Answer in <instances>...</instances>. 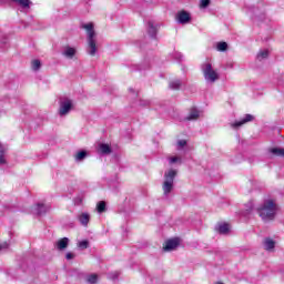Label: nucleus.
Returning a JSON list of instances; mask_svg holds the SVG:
<instances>
[{
  "instance_id": "f257e3e1",
  "label": "nucleus",
  "mask_w": 284,
  "mask_h": 284,
  "mask_svg": "<svg viewBox=\"0 0 284 284\" xmlns=\"http://www.w3.org/2000/svg\"><path fill=\"white\" fill-rule=\"evenodd\" d=\"M256 212L262 221H274L278 212V204L276 200L273 199L264 200V202L256 207Z\"/></svg>"
},
{
  "instance_id": "f03ea898",
  "label": "nucleus",
  "mask_w": 284,
  "mask_h": 284,
  "mask_svg": "<svg viewBox=\"0 0 284 284\" xmlns=\"http://www.w3.org/2000/svg\"><path fill=\"white\" fill-rule=\"evenodd\" d=\"M201 71L206 83H216V81L221 79V74L216 69H214V67H212V63L210 62L202 63Z\"/></svg>"
},
{
  "instance_id": "7ed1b4c3",
  "label": "nucleus",
  "mask_w": 284,
  "mask_h": 284,
  "mask_svg": "<svg viewBox=\"0 0 284 284\" xmlns=\"http://www.w3.org/2000/svg\"><path fill=\"white\" fill-rule=\"evenodd\" d=\"M82 28L87 30V34H88V44H89L88 53L91 57H94V54H97V40H94V38L97 37V33L94 32V24L90 22V23L83 24Z\"/></svg>"
},
{
  "instance_id": "20e7f679",
  "label": "nucleus",
  "mask_w": 284,
  "mask_h": 284,
  "mask_svg": "<svg viewBox=\"0 0 284 284\" xmlns=\"http://www.w3.org/2000/svg\"><path fill=\"white\" fill-rule=\"evenodd\" d=\"M176 170L170 169L164 173V182L162 184V190L164 196H170L172 190H174V179H176Z\"/></svg>"
},
{
  "instance_id": "39448f33",
  "label": "nucleus",
  "mask_w": 284,
  "mask_h": 284,
  "mask_svg": "<svg viewBox=\"0 0 284 284\" xmlns=\"http://www.w3.org/2000/svg\"><path fill=\"white\" fill-rule=\"evenodd\" d=\"M70 110H72V101L69 98H61L59 108L60 116H65L67 114H70Z\"/></svg>"
},
{
  "instance_id": "423d86ee",
  "label": "nucleus",
  "mask_w": 284,
  "mask_h": 284,
  "mask_svg": "<svg viewBox=\"0 0 284 284\" xmlns=\"http://www.w3.org/2000/svg\"><path fill=\"white\" fill-rule=\"evenodd\" d=\"M176 20L182 26H185V23H190V21H192V17L190 16V13L187 11L182 10V11L178 12Z\"/></svg>"
},
{
  "instance_id": "0eeeda50",
  "label": "nucleus",
  "mask_w": 284,
  "mask_h": 284,
  "mask_svg": "<svg viewBox=\"0 0 284 284\" xmlns=\"http://www.w3.org/2000/svg\"><path fill=\"white\" fill-rule=\"evenodd\" d=\"M179 247V239L169 240L163 246L164 252H172Z\"/></svg>"
},
{
  "instance_id": "6e6552de",
  "label": "nucleus",
  "mask_w": 284,
  "mask_h": 284,
  "mask_svg": "<svg viewBox=\"0 0 284 284\" xmlns=\"http://www.w3.org/2000/svg\"><path fill=\"white\" fill-rule=\"evenodd\" d=\"M252 121H254V115L246 114L242 120L235 121L231 125H232V128H241V125H245V123H250Z\"/></svg>"
},
{
  "instance_id": "1a4fd4ad",
  "label": "nucleus",
  "mask_w": 284,
  "mask_h": 284,
  "mask_svg": "<svg viewBox=\"0 0 284 284\" xmlns=\"http://www.w3.org/2000/svg\"><path fill=\"white\" fill-rule=\"evenodd\" d=\"M47 212H50V205L38 203L34 207V214H37L38 216L47 214Z\"/></svg>"
},
{
  "instance_id": "9d476101",
  "label": "nucleus",
  "mask_w": 284,
  "mask_h": 284,
  "mask_svg": "<svg viewBox=\"0 0 284 284\" xmlns=\"http://www.w3.org/2000/svg\"><path fill=\"white\" fill-rule=\"evenodd\" d=\"M263 247L266 252H274V247H276V242L271 237H265L263 241Z\"/></svg>"
},
{
  "instance_id": "9b49d317",
  "label": "nucleus",
  "mask_w": 284,
  "mask_h": 284,
  "mask_svg": "<svg viewBox=\"0 0 284 284\" xmlns=\"http://www.w3.org/2000/svg\"><path fill=\"white\" fill-rule=\"evenodd\" d=\"M77 54V49L67 45L63 48L62 55L65 57V59H74V55Z\"/></svg>"
},
{
  "instance_id": "f8f14e48",
  "label": "nucleus",
  "mask_w": 284,
  "mask_h": 284,
  "mask_svg": "<svg viewBox=\"0 0 284 284\" xmlns=\"http://www.w3.org/2000/svg\"><path fill=\"white\" fill-rule=\"evenodd\" d=\"M80 225H82L83 227H88V223H90V215L89 213H80L77 216Z\"/></svg>"
},
{
  "instance_id": "ddd939ff",
  "label": "nucleus",
  "mask_w": 284,
  "mask_h": 284,
  "mask_svg": "<svg viewBox=\"0 0 284 284\" xmlns=\"http://www.w3.org/2000/svg\"><path fill=\"white\" fill-rule=\"evenodd\" d=\"M201 116V111H199L196 108H192L190 110L189 115L185 118L186 121H196Z\"/></svg>"
},
{
  "instance_id": "4468645a",
  "label": "nucleus",
  "mask_w": 284,
  "mask_h": 284,
  "mask_svg": "<svg viewBox=\"0 0 284 284\" xmlns=\"http://www.w3.org/2000/svg\"><path fill=\"white\" fill-rule=\"evenodd\" d=\"M181 85H183V81L179 79H174L169 82L170 90H181Z\"/></svg>"
},
{
  "instance_id": "2eb2a0df",
  "label": "nucleus",
  "mask_w": 284,
  "mask_h": 284,
  "mask_svg": "<svg viewBox=\"0 0 284 284\" xmlns=\"http://www.w3.org/2000/svg\"><path fill=\"white\" fill-rule=\"evenodd\" d=\"M13 3H17L18 6H20V8H23V10H28V8H30V6H32V1L30 0H12Z\"/></svg>"
},
{
  "instance_id": "dca6fc26",
  "label": "nucleus",
  "mask_w": 284,
  "mask_h": 284,
  "mask_svg": "<svg viewBox=\"0 0 284 284\" xmlns=\"http://www.w3.org/2000/svg\"><path fill=\"white\" fill-rule=\"evenodd\" d=\"M68 243H70V240L68 237H63L57 242V248L65 250V247H68Z\"/></svg>"
},
{
  "instance_id": "f3484780",
  "label": "nucleus",
  "mask_w": 284,
  "mask_h": 284,
  "mask_svg": "<svg viewBox=\"0 0 284 284\" xmlns=\"http://www.w3.org/2000/svg\"><path fill=\"white\" fill-rule=\"evenodd\" d=\"M99 152H101V154H112V148L110 144H100Z\"/></svg>"
},
{
  "instance_id": "a211bd4d",
  "label": "nucleus",
  "mask_w": 284,
  "mask_h": 284,
  "mask_svg": "<svg viewBox=\"0 0 284 284\" xmlns=\"http://www.w3.org/2000/svg\"><path fill=\"white\" fill-rule=\"evenodd\" d=\"M148 32L150 34V37H156V27L154 26V22L150 21L148 23Z\"/></svg>"
},
{
  "instance_id": "6ab92c4d",
  "label": "nucleus",
  "mask_w": 284,
  "mask_h": 284,
  "mask_svg": "<svg viewBox=\"0 0 284 284\" xmlns=\"http://www.w3.org/2000/svg\"><path fill=\"white\" fill-rule=\"evenodd\" d=\"M270 57V51L268 50H261L258 53H257V61H263V59H267Z\"/></svg>"
},
{
  "instance_id": "aec40b11",
  "label": "nucleus",
  "mask_w": 284,
  "mask_h": 284,
  "mask_svg": "<svg viewBox=\"0 0 284 284\" xmlns=\"http://www.w3.org/2000/svg\"><path fill=\"white\" fill-rule=\"evenodd\" d=\"M220 234H227L230 232V224H220L217 227Z\"/></svg>"
},
{
  "instance_id": "412c9836",
  "label": "nucleus",
  "mask_w": 284,
  "mask_h": 284,
  "mask_svg": "<svg viewBox=\"0 0 284 284\" xmlns=\"http://www.w3.org/2000/svg\"><path fill=\"white\" fill-rule=\"evenodd\" d=\"M271 154H273L274 156H284V149L281 148H273L270 149Z\"/></svg>"
},
{
  "instance_id": "4be33fe9",
  "label": "nucleus",
  "mask_w": 284,
  "mask_h": 284,
  "mask_svg": "<svg viewBox=\"0 0 284 284\" xmlns=\"http://www.w3.org/2000/svg\"><path fill=\"white\" fill-rule=\"evenodd\" d=\"M31 68L34 72L41 70V61L40 60H33L31 62Z\"/></svg>"
},
{
  "instance_id": "5701e85b",
  "label": "nucleus",
  "mask_w": 284,
  "mask_h": 284,
  "mask_svg": "<svg viewBox=\"0 0 284 284\" xmlns=\"http://www.w3.org/2000/svg\"><path fill=\"white\" fill-rule=\"evenodd\" d=\"M78 247L80 250H88V247H90V241H88V240L80 241L78 243Z\"/></svg>"
},
{
  "instance_id": "b1692460",
  "label": "nucleus",
  "mask_w": 284,
  "mask_h": 284,
  "mask_svg": "<svg viewBox=\"0 0 284 284\" xmlns=\"http://www.w3.org/2000/svg\"><path fill=\"white\" fill-rule=\"evenodd\" d=\"M85 156H88V152L80 151L75 154V161L81 162L83 159H85Z\"/></svg>"
},
{
  "instance_id": "393cba45",
  "label": "nucleus",
  "mask_w": 284,
  "mask_h": 284,
  "mask_svg": "<svg viewBox=\"0 0 284 284\" xmlns=\"http://www.w3.org/2000/svg\"><path fill=\"white\" fill-rule=\"evenodd\" d=\"M169 163L170 165H174V163H179L181 165V163H183V160L180 156H172L169 158Z\"/></svg>"
},
{
  "instance_id": "a878e982",
  "label": "nucleus",
  "mask_w": 284,
  "mask_h": 284,
  "mask_svg": "<svg viewBox=\"0 0 284 284\" xmlns=\"http://www.w3.org/2000/svg\"><path fill=\"white\" fill-rule=\"evenodd\" d=\"M253 210H254V203L253 202H248L246 204V209H245L243 215L247 216V214H250Z\"/></svg>"
},
{
  "instance_id": "bb28decb",
  "label": "nucleus",
  "mask_w": 284,
  "mask_h": 284,
  "mask_svg": "<svg viewBox=\"0 0 284 284\" xmlns=\"http://www.w3.org/2000/svg\"><path fill=\"white\" fill-rule=\"evenodd\" d=\"M216 49L219 52H225L227 50V42H219Z\"/></svg>"
},
{
  "instance_id": "cd10ccee",
  "label": "nucleus",
  "mask_w": 284,
  "mask_h": 284,
  "mask_svg": "<svg viewBox=\"0 0 284 284\" xmlns=\"http://www.w3.org/2000/svg\"><path fill=\"white\" fill-rule=\"evenodd\" d=\"M97 281H99V276L97 274H91L87 276V282H89L90 284H95Z\"/></svg>"
},
{
  "instance_id": "c85d7f7f",
  "label": "nucleus",
  "mask_w": 284,
  "mask_h": 284,
  "mask_svg": "<svg viewBox=\"0 0 284 284\" xmlns=\"http://www.w3.org/2000/svg\"><path fill=\"white\" fill-rule=\"evenodd\" d=\"M97 210L99 214H103V212H105V202L104 201L99 202L97 205Z\"/></svg>"
},
{
  "instance_id": "c756f323",
  "label": "nucleus",
  "mask_w": 284,
  "mask_h": 284,
  "mask_svg": "<svg viewBox=\"0 0 284 284\" xmlns=\"http://www.w3.org/2000/svg\"><path fill=\"white\" fill-rule=\"evenodd\" d=\"M187 145V141L185 140H179L178 141V150H183Z\"/></svg>"
},
{
  "instance_id": "7c9ffc66",
  "label": "nucleus",
  "mask_w": 284,
  "mask_h": 284,
  "mask_svg": "<svg viewBox=\"0 0 284 284\" xmlns=\"http://www.w3.org/2000/svg\"><path fill=\"white\" fill-rule=\"evenodd\" d=\"M7 163L6 153H0V165H6Z\"/></svg>"
},
{
  "instance_id": "2f4dec72",
  "label": "nucleus",
  "mask_w": 284,
  "mask_h": 284,
  "mask_svg": "<svg viewBox=\"0 0 284 284\" xmlns=\"http://www.w3.org/2000/svg\"><path fill=\"white\" fill-rule=\"evenodd\" d=\"M207 6H210V0H201L200 1V8H207Z\"/></svg>"
},
{
  "instance_id": "473e14b6",
  "label": "nucleus",
  "mask_w": 284,
  "mask_h": 284,
  "mask_svg": "<svg viewBox=\"0 0 284 284\" xmlns=\"http://www.w3.org/2000/svg\"><path fill=\"white\" fill-rule=\"evenodd\" d=\"M140 105H143V106L150 105V101L149 100H140Z\"/></svg>"
},
{
  "instance_id": "72a5a7b5",
  "label": "nucleus",
  "mask_w": 284,
  "mask_h": 284,
  "mask_svg": "<svg viewBox=\"0 0 284 284\" xmlns=\"http://www.w3.org/2000/svg\"><path fill=\"white\" fill-rule=\"evenodd\" d=\"M65 258H67V261H72V258H74V254L73 253H67Z\"/></svg>"
},
{
  "instance_id": "f704fd0d",
  "label": "nucleus",
  "mask_w": 284,
  "mask_h": 284,
  "mask_svg": "<svg viewBox=\"0 0 284 284\" xmlns=\"http://www.w3.org/2000/svg\"><path fill=\"white\" fill-rule=\"evenodd\" d=\"M8 242H4V243H2V244H0V251L1 250H8Z\"/></svg>"
},
{
  "instance_id": "c9c22d12",
  "label": "nucleus",
  "mask_w": 284,
  "mask_h": 284,
  "mask_svg": "<svg viewBox=\"0 0 284 284\" xmlns=\"http://www.w3.org/2000/svg\"><path fill=\"white\" fill-rule=\"evenodd\" d=\"M0 154H6V148L0 143Z\"/></svg>"
},
{
  "instance_id": "e433bc0d",
  "label": "nucleus",
  "mask_w": 284,
  "mask_h": 284,
  "mask_svg": "<svg viewBox=\"0 0 284 284\" xmlns=\"http://www.w3.org/2000/svg\"><path fill=\"white\" fill-rule=\"evenodd\" d=\"M148 68H150V65L139 67L138 70H148Z\"/></svg>"
},
{
  "instance_id": "4c0bfd02",
  "label": "nucleus",
  "mask_w": 284,
  "mask_h": 284,
  "mask_svg": "<svg viewBox=\"0 0 284 284\" xmlns=\"http://www.w3.org/2000/svg\"><path fill=\"white\" fill-rule=\"evenodd\" d=\"M131 92H134V90L130 89Z\"/></svg>"
}]
</instances>
